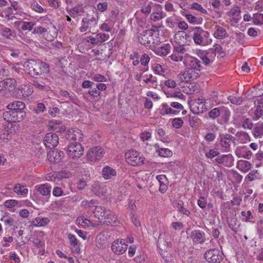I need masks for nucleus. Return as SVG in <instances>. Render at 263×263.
<instances>
[{
  "label": "nucleus",
  "instance_id": "9b49d317",
  "mask_svg": "<svg viewBox=\"0 0 263 263\" xmlns=\"http://www.w3.org/2000/svg\"><path fill=\"white\" fill-rule=\"evenodd\" d=\"M187 63V68L194 73L197 72L199 77L202 68L201 61L197 58L191 57L188 59Z\"/></svg>",
  "mask_w": 263,
  "mask_h": 263
},
{
  "label": "nucleus",
  "instance_id": "9d476101",
  "mask_svg": "<svg viewBox=\"0 0 263 263\" xmlns=\"http://www.w3.org/2000/svg\"><path fill=\"white\" fill-rule=\"evenodd\" d=\"M190 236L194 244H202L206 240L205 234L204 232L200 230H194L191 232Z\"/></svg>",
  "mask_w": 263,
  "mask_h": 263
},
{
  "label": "nucleus",
  "instance_id": "ea45409f",
  "mask_svg": "<svg viewBox=\"0 0 263 263\" xmlns=\"http://www.w3.org/2000/svg\"><path fill=\"white\" fill-rule=\"evenodd\" d=\"M242 127L246 129L248 128L252 129L253 126V124L252 121L249 119L245 117H243L242 119Z\"/></svg>",
  "mask_w": 263,
  "mask_h": 263
},
{
  "label": "nucleus",
  "instance_id": "bf43d9fd",
  "mask_svg": "<svg viewBox=\"0 0 263 263\" xmlns=\"http://www.w3.org/2000/svg\"><path fill=\"white\" fill-rule=\"evenodd\" d=\"M108 9V4L106 2L99 3L97 5V9L101 12L106 11Z\"/></svg>",
  "mask_w": 263,
  "mask_h": 263
},
{
  "label": "nucleus",
  "instance_id": "2eb2a0df",
  "mask_svg": "<svg viewBox=\"0 0 263 263\" xmlns=\"http://www.w3.org/2000/svg\"><path fill=\"white\" fill-rule=\"evenodd\" d=\"M46 147L51 149L55 147L59 143V137L57 134L49 133L47 134L44 139Z\"/></svg>",
  "mask_w": 263,
  "mask_h": 263
},
{
  "label": "nucleus",
  "instance_id": "a211bd4d",
  "mask_svg": "<svg viewBox=\"0 0 263 263\" xmlns=\"http://www.w3.org/2000/svg\"><path fill=\"white\" fill-rule=\"evenodd\" d=\"M127 249V245L119 243V240L115 241L111 245L112 252L117 255L122 254L126 251Z\"/></svg>",
  "mask_w": 263,
  "mask_h": 263
},
{
  "label": "nucleus",
  "instance_id": "7c9ffc66",
  "mask_svg": "<svg viewBox=\"0 0 263 263\" xmlns=\"http://www.w3.org/2000/svg\"><path fill=\"white\" fill-rule=\"evenodd\" d=\"M209 54L214 55V58L216 53H218L221 57H223L225 55L224 52L222 50V48L218 44H215L213 48H210L209 50Z\"/></svg>",
  "mask_w": 263,
  "mask_h": 263
},
{
  "label": "nucleus",
  "instance_id": "4468645a",
  "mask_svg": "<svg viewBox=\"0 0 263 263\" xmlns=\"http://www.w3.org/2000/svg\"><path fill=\"white\" fill-rule=\"evenodd\" d=\"M66 138L69 142L73 141V142H79L80 143L82 141L84 136L80 129L77 128L70 129L68 130Z\"/></svg>",
  "mask_w": 263,
  "mask_h": 263
},
{
  "label": "nucleus",
  "instance_id": "13d9d810",
  "mask_svg": "<svg viewBox=\"0 0 263 263\" xmlns=\"http://www.w3.org/2000/svg\"><path fill=\"white\" fill-rule=\"evenodd\" d=\"M219 154V152L218 151L215 149H211L208 153H205V156L208 158L212 159L218 156Z\"/></svg>",
  "mask_w": 263,
  "mask_h": 263
},
{
  "label": "nucleus",
  "instance_id": "0e129e2a",
  "mask_svg": "<svg viewBox=\"0 0 263 263\" xmlns=\"http://www.w3.org/2000/svg\"><path fill=\"white\" fill-rule=\"evenodd\" d=\"M221 115L225 119L228 120L230 116V111L227 107L221 106Z\"/></svg>",
  "mask_w": 263,
  "mask_h": 263
},
{
  "label": "nucleus",
  "instance_id": "7ed1b4c3",
  "mask_svg": "<svg viewBox=\"0 0 263 263\" xmlns=\"http://www.w3.org/2000/svg\"><path fill=\"white\" fill-rule=\"evenodd\" d=\"M128 164L133 166L141 165L144 163L145 158L136 150L130 149L125 154Z\"/></svg>",
  "mask_w": 263,
  "mask_h": 263
},
{
  "label": "nucleus",
  "instance_id": "79ce46f5",
  "mask_svg": "<svg viewBox=\"0 0 263 263\" xmlns=\"http://www.w3.org/2000/svg\"><path fill=\"white\" fill-rule=\"evenodd\" d=\"M228 100H229L231 103L236 105H240L242 104L243 101V99L242 97H236L233 96H230L228 97Z\"/></svg>",
  "mask_w": 263,
  "mask_h": 263
},
{
  "label": "nucleus",
  "instance_id": "f3484780",
  "mask_svg": "<svg viewBox=\"0 0 263 263\" xmlns=\"http://www.w3.org/2000/svg\"><path fill=\"white\" fill-rule=\"evenodd\" d=\"M216 161L226 167H231L234 164V158L231 155H222L216 159Z\"/></svg>",
  "mask_w": 263,
  "mask_h": 263
},
{
  "label": "nucleus",
  "instance_id": "680f3d73",
  "mask_svg": "<svg viewBox=\"0 0 263 263\" xmlns=\"http://www.w3.org/2000/svg\"><path fill=\"white\" fill-rule=\"evenodd\" d=\"M3 117L4 119L8 122H12V117L11 115V111L10 110H9L8 111H4L3 113Z\"/></svg>",
  "mask_w": 263,
  "mask_h": 263
},
{
  "label": "nucleus",
  "instance_id": "e433bc0d",
  "mask_svg": "<svg viewBox=\"0 0 263 263\" xmlns=\"http://www.w3.org/2000/svg\"><path fill=\"white\" fill-rule=\"evenodd\" d=\"M221 106L219 107H216L212 109L209 112V116L211 118L215 119L220 116L221 115Z\"/></svg>",
  "mask_w": 263,
  "mask_h": 263
},
{
  "label": "nucleus",
  "instance_id": "603ef678",
  "mask_svg": "<svg viewBox=\"0 0 263 263\" xmlns=\"http://www.w3.org/2000/svg\"><path fill=\"white\" fill-rule=\"evenodd\" d=\"M199 119L196 116H189V123L191 127H195L198 125Z\"/></svg>",
  "mask_w": 263,
  "mask_h": 263
},
{
  "label": "nucleus",
  "instance_id": "3c124183",
  "mask_svg": "<svg viewBox=\"0 0 263 263\" xmlns=\"http://www.w3.org/2000/svg\"><path fill=\"white\" fill-rule=\"evenodd\" d=\"M1 34L3 36L7 38H11V37L14 36L11 29L6 27L4 28L1 30Z\"/></svg>",
  "mask_w": 263,
  "mask_h": 263
},
{
  "label": "nucleus",
  "instance_id": "09e8293b",
  "mask_svg": "<svg viewBox=\"0 0 263 263\" xmlns=\"http://www.w3.org/2000/svg\"><path fill=\"white\" fill-rule=\"evenodd\" d=\"M184 16L186 17L188 21L193 24H198L200 23L199 19L192 14L186 13Z\"/></svg>",
  "mask_w": 263,
  "mask_h": 263
},
{
  "label": "nucleus",
  "instance_id": "4be33fe9",
  "mask_svg": "<svg viewBox=\"0 0 263 263\" xmlns=\"http://www.w3.org/2000/svg\"><path fill=\"white\" fill-rule=\"evenodd\" d=\"M25 105L24 102L20 101H14L9 103L7 108L8 110H11L15 111H25L24 109Z\"/></svg>",
  "mask_w": 263,
  "mask_h": 263
},
{
  "label": "nucleus",
  "instance_id": "b1692460",
  "mask_svg": "<svg viewBox=\"0 0 263 263\" xmlns=\"http://www.w3.org/2000/svg\"><path fill=\"white\" fill-rule=\"evenodd\" d=\"M116 175V170L109 166H105L102 171V177L105 180L112 179Z\"/></svg>",
  "mask_w": 263,
  "mask_h": 263
},
{
  "label": "nucleus",
  "instance_id": "f257e3e1",
  "mask_svg": "<svg viewBox=\"0 0 263 263\" xmlns=\"http://www.w3.org/2000/svg\"><path fill=\"white\" fill-rule=\"evenodd\" d=\"M24 66L28 73L33 78L46 76L50 72L49 64L40 61L29 60L25 63Z\"/></svg>",
  "mask_w": 263,
  "mask_h": 263
},
{
  "label": "nucleus",
  "instance_id": "6e6552de",
  "mask_svg": "<svg viewBox=\"0 0 263 263\" xmlns=\"http://www.w3.org/2000/svg\"><path fill=\"white\" fill-rule=\"evenodd\" d=\"M98 19L92 16L90 18L84 17L82 21V26L80 28L81 32H85L87 31L91 32L94 31L98 24Z\"/></svg>",
  "mask_w": 263,
  "mask_h": 263
},
{
  "label": "nucleus",
  "instance_id": "f8f14e48",
  "mask_svg": "<svg viewBox=\"0 0 263 263\" xmlns=\"http://www.w3.org/2000/svg\"><path fill=\"white\" fill-rule=\"evenodd\" d=\"M108 209L102 206L95 205L94 207L90 208L88 212L89 214H93L94 217L98 218V221L102 222L103 217L105 216V212Z\"/></svg>",
  "mask_w": 263,
  "mask_h": 263
},
{
  "label": "nucleus",
  "instance_id": "6e6d98bb",
  "mask_svg": "<svg viewBox=\"0 0 263 263\" xmlns=\"http://www.w3.org/2000/svg\"><path fill=\"white\" fill-rule=\"evenodd\" d=\"M151 58L146 53H143L140 59L141 64L143 66H146L148 64Z\"/></svg>",
  "mask_w": 263,
  "mask_h": 263
},
{
  "label": "nucleus",
  "instance_id": "c9c22d12",
  "mask_svg": "<svg viewBox=\"0 0 263 263\" xmlns=\"http://www.w3.org/2000/svg\"><path fill=\"white\" fill-rule=\"evenodd\" d=\"M216 28L217 30L214 33V36L215 37L221 39L227 36V33L223 27L217 26Z\"/></svg>",
  "mask_w": 263,
  "mask_h": 263
},
{
  "label": "nucleus",
  "instance_id": "423d86ee",
  "mask_svg": "<svg viewBox=\"0 0 263 263\" xmlns=\"http://www.w3.org/2000/svg\"><path fill=\"white\" fill-rule=\"evenodd\" d=\"M155 30L147 29L143 31L138 36L139 42L143 45L150 46L152 44H157V41L155 42L153 37Z\"/></svg>",
  "mask_w": 263,
  "mask_h": 263
},
{
  "label": "nucleus",
  "instance_id": "052dcab7",
  "mask_svg": "<svg viewBox=\"0 0 263 263\" xmlns=\"http://www.w3.org/2000/svg\"><path fill=\"white\" fill-rule=\"evenodd\" d=\"M17 203L18 201L17 200L11 199L6 200L4 203V205L8 208H11L16 206Z\"/></svg>",
  "mask_w": 263,
  "mask_h": 263
},
{
  "label": "nucleus",
  "instance_id": "864d4df0",
  "mask_svg": "<svg viewBox=\"0 0 263 263\" xmlns=\"http://www.w3.org/2000/svg\"><path fill=\"white\" fill-rule=\"evenodd\" d=\"M191 8L198 10L203 14H207V11L204 9L201 5L197 3H193L191 6Z\"/></svg>",
  "mask_w": 263,
  "mask_h": 263
},
{
  "label": "nucleus",
  "instance_id": "ddd939ff",
  "mask_svg": "<svg viewBox=\"0 0 263 263\" xmlns=\"http://www.w3.org/2000/svg\"><path fill=\"white\" fill-rule=\"evenodd\" d=\"M231 143L236 145V138L231 135L227 134L221 138L220 144L224 148V152L230 151Z\"/></svg>",
  "mask_w": 263,
  "mask_h": 263
},
{
  "label": "nucleus",
  "instance_id": "e2e57ef3",
  "mask_svg": "<svg viewBox=\"0 0 263 263\" xmlns=\"http://www.w3.org/2000/svg\"><path fill=\"white\" fill-rule=\"evenodd\" d=\"M207 204L206 199L203 196L200 197L198 200V205L199 206L203 209H204Z\"/></svg>",
  "mask_w": 263,
  "mask_h": 263
},
{
  "label": "nucleus",
  "instance_id": "bb28decb",
  "mask_svg": "<svg viewBox=\"0 0 263 263\" xmlns=\"http://www.w3.org/2000/svg\"><path fill=\"white\" fill-rule=\"evenodd\" d=\"M155 148L156 149V152L159 156L163 157H171L173 153L171 150L166 148H160L158 144L156 143L154 145Z\"/></svg>",
  "mask_w": 263,
  "mask_h": 263
},
{
  "label": "nucleus",
  "instance_id": "4d7b16f0",
  "mask_svg": "<svg viewBox=\"0 0 263 263\" xmlns=\"http://www.w3.org/2000/svg\"><path fill=\"white\" fill-rule=\"evenodd\" d=\"M152 68L155 73L161 74L164 72V70L162 66L159 64H154L152 66Z\"/></svg>",
  "mask_w": 263,
  "mask_h": 263
},
{
  "label": "nucleus",
  "instance_id": "aec40b11",
  "mask_svg": "<svg viewBox=\"0 0 263 263\" xmlns=\"http://www.w3.org/2000/svg\"><path fill=\"white\" fill-rule=\"evenodd\" d=\"M189 36L187 34L183 31H180L177 32L175 36V42L180 46H183L188 44L187 37Z\"/></svg>",
  "mask_w": 263,
  "mask_h": 263
},
{
  "label": "nucleus",
  "instance_id": "c85d7f7f",
  "mask_svg": "<svg viewBox=\"0 0 263 263\" xmlns=\"http://www.w3.org/2000/svg\"><path fill=\"white\" fill-rule=\"evenodd\" d=\"M160 113L161 115L164 116L168 114L176 115L178 113V111L173 110L167 104H163L160 110Z\"/></svg>",
  "mask_w": 263,
  "mask_h": 263
},
{
  "label": "nucleus",
  "instance_id": "49530a36",
  "mask_svg": "<svg viewBox=\"0 0 263 263\" xmlns=\"http://www.w3.org/2000/svg\"><path fill=\"white\" fill-rule=\"evenodd\" d=\"M172 126L176 128H180L183 124V120L180 118L174 119L172 121Z\"/></svg>",
  "mask_w": 263,
  "mask_h": 263
},
{
  "label": "nucleus",
  "instance_id": "473e14b6",
  "mask_svg": "<svg viewBox=\"0 0 263 263\" xmlns=\"http://www.w3.org/2000/svg\"><path fill=\"white\" fill-rule=\"evenodd\" d=\"M13 190L17 194L22 196L26 195L28 191L24 185L20 183L16 184L13 187Z\"/></svg>",
  "mask_w": 263,
  "mask_h": 263
},
{
  "label": "nucleus",
  "instance_id": "72a5a7b5",
  "mask_svg": "<svg viewBox=\"0 0 263 263\" xmlns=\"http://www.w3.org/2000/svg\"><path fill=\"white\" fill-rule=\"evenodd\" d=\"M49 222L50 220L47 217H37L33 221L32 224L35 227H43L47 225Z\"/></svg>",
  "mask_w": 263,
  "mask_h": 263
},
{
  "label": "nucleus",
  "instance_id": "37998d69",
  "mask_svg": "<svg viewBox=\"0 0 263 263\" xmlns=\"http://www.w3.org/2000/svg\"><path fill=\"white\" fill-rule=\"evenodd\" d=\"M239 166L240 167V169L244 173H246L251 168V163L246 160L241 161Z\"/></svg>",
  "mask_w": 263,
  "mask_h": 263
},
{
  "label": "nucleus",
  "instance_id": "0eeeda50",
  "mask_svg": "<svg viewBox=\"0 0 263 263\" xmlns=\"http://www.w3.org/2000/svg\"><path fill=\"white\" fill-rule=\"evenodd\" d=\"M204 257L211 263H220L223 259L222 253L218 249L208 250L204 254Z\"/></svg>",
  "mask_w": 263,
  "mask_h": 263
},
{
  "label": "nucleus",
  "instance_id": "a19ab883",
  "mask_svg": "<svg viewBox=\"0 0 263 263\" xmlns=\"http://www.w3.org/2000/svg\"><path fill=\"white\" fill-rule=\"evenodd\" d=\"M165 16V14L162 11L153 12L151 15V18L154 21H159Z\"/></svg>",
  "mask_w": 263,
  "mask_h": 263
},
{
  "label": "nucleus",
  "instance_id": "39448f33",
  "mask_svg": "<svg viewBox=\"0 0 263 263\" xmlns=\"http://www.w3.org/2000/svg\"><path fill=\"white\" fill-rule=\"evenodd\" d=\"M16 81L13 78H7L0 82V92L3 96L10 95L16 87Z\"/></svg>",
  "mask_w": 263,
  "mask_h": 263
},
{
  "label": "nucleus",
  "instance_id": "a18cd8bd",
  "mask_svg": "<svg viewBox=\"0 0 263 263\" xmlns=\"http://www.w3.org/2000/svg\"><path fill=\"white\" fill-rule=\"evenodd\" d=\"M157 134L160 137H162L161 140L162 142L165 143H168L170 142L169 138L165 136V132L162 128H159L157 130Z\"/></svg>",
  "mask_w": 263,
  "mask_h": 263
},
{
  "label": "nucleus",
  "instance_id": "f704fd0d",
  "mask_svg": "<svg viewBox=\"0 0 263 263\" xmlns=\"http://www.w3.org/2000/svg\"><path fill=\"white\" fill-rule=\"evenodd\" d=\"M182 77H184L186 82L191 80H194L199 77L197 72L196 73H194L190 69L184 71L182 73Z\"/></svg>",
  "mask_w": 263,
  "mask_h": 263
},
{
  "label": "nucleus",
  "instance_id": "774afa93",
  "mask_svg": "<svg viewBox=\"0 0 263 263\" xmlns=\"http://www.w3.org/2000/svg\"><path fill=\"white\" fill-rule=\"evenodd\" d=\"M183 58V56L181 54L177 52L173 53L171 56V59L176 62L181 61Z\"/></svg>",
  "mask_w": 263,
  "mask_h": 263
},
{
  "label": "nucleus",
  "instance_id": "c03bdc74",
  "mask_svg": "<svg viewBox=\"0 0 263 263\" xmlns=\"http://www.w3.org/2000/svg\"><path fill=\"white\" fill-rule=\"evenodd\" d=\"M169 52L168 49L167 47H161L156 49L155 52L156 54L164 57L168 54Z\"/></svg>",
  "mask_w": 263,
  "mask_h": 263
},
{
  "label": "nucleus",
  "instance_id": "dca6fc26",
  "mask_svg": "<svg viewBox=\"0 0 263 263\" xmlns=\"http://www.w3.org/2000/svg\"><path fill=\"white\" fill-rule=\"evenodd\" d=\"M64 157V153L58 149L50 151L47 154V158L50 162L53 163H60Z\"/></svg>",
  "mask_w": 263,
  "mask_h": 263
},
{
  "label": "nucleus",
  "instance_id": "2f4dec72",
  "mask_svg": "<svg viewBox=\"0 0 263 263\" xmlns=\"http://www.w3.org/2000/svg\"><path fill=\"white\" fill-rule=\"evenodd\" d=\"M253 134L255 137H260L263 136V123L262 122L259 121L255 124Z\"/></svg>",
  "mask_w": 263,
  "mask_h": 263
},
{
  "label": "nucleus",
  "instance_id": "cd10ccee",
  "mask_svg": "<svg viewBox=\"0 0 263 263\" xmlns=\"http://www.w3.org/2000/svg\"><path fill=\"white\" fill-rule=\"evenodd\" d=\"M36 189L43 196H46L50 194L51 187L48 184H43L39 186H36Z\"/></svg>",
  "mask_w": 263,
  "mask_h": 263
},
{
  "label": "nucleus",
  "instance_id": "20e7f679",
  "mask_svg": "<svg viewBox=\"0 0 263 263\" xmlns=\"http://www.w3.org/2000/svg\"><path fill=\"white\" fill-rule=\"evenodd\" d=\"M67 153L70 158L78 159L83 154L84 148L79 142H72L68 144Z\"/></svg>",
  "mask_w": 263,
  "mask_h": 263
},
{
  "label": "nucleus",
  "instance_id": "6ab92c4d",
  "mask_svg": "<svg viewBox=\"0 0 263 263\" xmlns=\"http://www.w3.org/2000/svg\"><path fill=\"white\" fill-rule=\"evenodd\" d=\"M60 93L64 98L62 100L66 103L71 102L76 104L78 101L76 95L72 91L68 92L65 90H61Z\"/></svg>",
  "mask_w": 263,
  "mask_h": 263
},
{
  "label": "nucleus",
  "instance_id": "1a4fd4ad",
  "mask_svg": "<svg viewBox=\"0 0 263 263\" xmlns=\"http://www.w3.org/2000/svg\"><path fill=\"white\" fill-rule=\"evenodd\" d=\"M103 155L104 151L99 146L90 148L86 154L87 159L89 161L93 162L101 159Z\"/></svg>",
  "mask_w": 263,
  "mask_h": 263
},
{
  "label": "nucleus",
  "instance_id": "393cba45",
  "mask_svg": "<svg viewBox=\"0 0 263 263\" xmlns=\"http://www.w3.org/2000/svg\"><path fill=\"white\" fill-rule=\"evenodd\" d=\"M32 85L36 89L41 91H47L49 89L46 81L37 80L36 78L31 80Z\"/></svg>",
  "mask_w": 263,
  "mask_h": 263
},
{
  "label": "nucleus",
  "instance_id": "69168bd1",
  "mask_svg": "<svg viewBox=\"0 0 263 263\" xmlns=\"http://www.w3.org/2000/svg\"><path fill=\"white\" fill-rule=\"evenodd\" d=\"M71 15L72 14H77L83 12V8L82 6H76L70 10Z\"/></svg>",
  "mask_w": 263,
  "mask_h": 263
},
{
  "label": "nucleus",
  "instance_id": "c756f323",
  "mask_svg": "<svg viewBox=\"0 0 263 263\" xmlns=\"http://www.w3.org/2000/svg\"><path fill=\"white\" fill-rule=\"evenodd\" d=\"M11 115L12 117V122H21L24 119V118L26 116L25 111H15L10 110Z\"/></svg>",
  "mask_w": 263,
  "mask_h": 263
},
{
  "label": "nucleus",
  "instance_id": "f03ea898",
  "mask_svg": "<svg viewBox=\"0 0 263 263\" xmlns=\"http://www.w3.org/2000/svg\"><path fill=\"white\" fill-rule=\"evenodd\" d=\"M193 32V39L196 45L204 46L206 45L207 39L209 36V33L203 30L201 27H196L191 29Z\"/></svg>",
  "mask_w": 263,
  "mask_h": 263
},
{
  "label": "nucleus",
  "instance_id": "338daca9",
  "mask_svg": "<svg viewBox=\"0 0 263 263\" xmlns=\"http://www.w3.org/2000/svg\"><path fill=\"white\" fill-rule=\"evenodd\" d=\"M68 238L71 246H76L78 245V241L74 235L72 234H69L68 235Z\"/></svg>",
  "mask_w": 263,
  "mask_h": 263
},
{
  "label": "nucleus",
  "instance_id": "de8ad7c7",
  "mask_svg": "<svg viewBox=\"0 0 263 263\" xmlns=\"http://www.w3.org/2000/svg\"><path fill=\"white\" fill-rule=\"evenodd\" d=\"M45 106L42 103H38L35 107L33 109V111L35 114H39L43 112L45 109Z\"/></svg>",
  "mask_w": 263,
  "mask_h": 263
},
{
  "label": "nucleus",
  "instance_id": "5701e85b",
  "mask_svg": "<svg viewBox=\"0 0 263 263\" xmlns=\"http://www.w3.org/2000/svg\"><path fill=\"white\" fill-rule=\"evenodd\" d=\"M105 214V216L101 223L106 225H112L116 223L117 218L108 209Z\"/></svg>",
  "mask_w": 263,
  "mask_h": 263
},
{
  "label": "nucleus",
  "instance_id": "58836bf2",
  "mask_svg": "<svg viewBox=\"0 0 263 263\" xmlns=\"http://www.w3.org/2000/svg\"><path fill=\"white\" fill-rule=\"evenodd\" d=\"M214 55L209 54V51L206 53V55L201 57L203 63L205 65L210 64L214 61Z\"/></svg>",
  "mask_w": 263,
  "mask_h": 263
},
{
  "label": "nucleus",
  "instance_id": "5fc2aeb1",
  "mask_svg": "<svg viewBox=\"0 0 263 263\" xmlns=\"http://www.w3.org/2000/svg\"><path fill=\"white\" fill-rule=\"evenodd\" d=\"M263 115V110L260 108V106H257L254 111L255 117L253 118L254 121L259 119Z\"/></svg>",
  "mask_w": 263,
  "mask_h": 263
},
{
  "label": "nucleus",
  "instance_id": "a878e982",
  "mask_svg": "<svg viewBox=\"0 0 263 263\" xmlns=\"http://www.w3.org/2000/svg\"><path fill=\"white\" fill-rule=\"evenodd\" d=\"M106 189L101 184L95 183L92 186V192L99 197L105 196Z\"/></svg>",
  "mask_w": 263,
  "mask_h": 263
},
{
  "label": "nucleus",
  "instance_id": "8fccbe9b",
  "mask_svg": "<svg viewBox=\"0 0 263 263\" xmlns=\"http://www.w3.org/2000/svg\"><path fill=\"white\" fill-rule=\"evenodd\" d=\"M35 149L36 156L38 158H42L45 156V151L43 147L37 145L35 147Z\"/></svg>",
  "mask_w": 263,
  "mask_h": 263
},
{
  "label": "nucleus",
  "instance_id": "4c0bfd02",
  "mask_svg": "<svg viewBox=\"0 0 263 263\" xmlns=\"http://www.w3.org/2000/svg\"><path fill=\"white\" fill-rule=\"evenodd\" d=\"M98 43H102L107 41L109 39V35L105 33H99L96 35Z\"/></svg>",
  "mask_w": 263,
  "mask_h": 263
},
{
  "label": "nucleus",
  "instance_id": "412c9836",
  "mask_svg": "<svg viewBox=\"0 0 263 263\" xmlns=\"http://www.w3.org/2000/svg\"><path fill=\"white\" fill-rule=\"evenodd\" d=\"M165 235H168V234L165 232H162L160 234L158 238L157 246L160 250L169 251L171 248L170 246V244L164 240V236Z\"/></svg>",
  "mask_w": 263,
  "mask_h": 263
}]
</instances>
